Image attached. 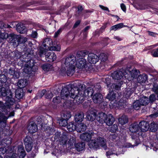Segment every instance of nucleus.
Returning <instances> with one entry per match:
<instances>
[{
	"mask_svg": "<svg viewBox=\"0 0 158 158\" xmlns=\"http://www.w3.org/2000/svg\"><path fill=\"white\" fill-rule=\"evenodd\" d=\"M134 88H127L126 89L124 93V94L127 98H128L131 96V94L134 92Z\"/></svg>",
	"mask_w": 158,
	"mask_h": 158,
	"instance_id": "4c0bfd02",
	"label": "nucleus"
},
{
	"mask_svg": "<svg viewBox=\"0 0 158 158\" xmlns=\"http://www.w3.org/2000/svg\"><path fill=\"white\" fill-rule=\"evenodd\" d=\"M114 121V117L111 114H109L106 115L104 123H105L107 125L110 126L112 124Z\"/></svg>",
	"mask_w": 158,
	"mask_h": 158,
	"instance_id": "aec40b11",
	"label": "nucleus"
},
{
	"mask_svg": "<svg viewBox=\"0 0 158 158\" xmlns=\"http://www.w3.org/2000/svg\"><path fill=\"white\" fill-rule=\"evenodd\" d=\"M7 90H10L8 88H6L5 87H2L0 88V96L5 97L6 95Z\"/></svg>",
	"mask_w": 158,
	"mask_h": 158,
	"instance_id": "c03bdc74",
	"label": "nucleus"
},
{
	"mask_svg": "<svg viewBox=\"0 0 158 158\" xmlns=\"http://www.w3.org/2000/svg\"><path fill=\"white\" fill-rule=\"evenodd\" d=\"M94 133L91 131H89V132H85L81 134L80 135V138L82 140L86 141H89L92 138H94L93 137Z\"/></svg>",
	"mask_w": 158,
	"mask_h": 158,
	"instance_id": "1a4fd4ad",
	"label": "nucleus"
},
{
	"mask_svg": "<svg viewBox=\"0 0 158 158\" xmlns=\"http://www.w3.org/2000/svg\"><path fill=\"white\" fill-rule=\"evenodd\" d=\"M156 99V96L154 94L151 95L149 97V101L152 103L155 101Z\"/></svg>",
	"mask_w": 158,
	"mask_h": 158,
	"instance_id": "338daca9",
	"label": "nucleus"
},
{
	"mask_svg": "<svg viewBox=\"0 0 158 158\" xmlns=\"http://www.w3.org/2000/svg\"><path fill=\"white\" fill-rule=\"evenodd\" d=\"M110 139L112 141L115 142L119 139V137L117 134H114L110 136Z\"/></svg>",
	"mask_w": 158,
	"mask_h": 158,
	"instance_id": "13d9d810",
	"label": "nucleus"
},
{
	"mask_svg": "<svg viewBox=\"0 0 158 158\" xmlns=\"http://www.w3.org/2000/svg\"><path fill=\"white\" fill-rule=\"evenodd\" d=\"M75 139L74 137H72L69 140L68 143V145H69V146H73V144L75 143Z\"/></svg>",
	"mask_w": 158,
	"mask_h": 158,
	"instance_id": "0e129e2a",
	"label": "nucleus"
},
{
	"mask_svg": "<svg viewBox=\"0 0 158 158\" xmlns=\"http://www.w3.org/2000/svg\"><path fill=\"white\" fill-rule=\"evenodd\" d=\"M71 115L69 111H64L61 115L62 118L68 120L71 117Z\"/></svg>",
	"mask_w": 158,
	"mask_h": 158,
	"instance_id": "a19ab883",
	"label": "nucleus"
},
{
	"mask_svg": "<svg viewBox=\"0 0 158 158\" xmlns=\"http://www.w3.org/2000/svg\"><path fill=\"white\" fill-rule=\"evenodd\" d=\"M107 114L103 112L99 113L96 118L97 121L101 124H103L104 122Z\"/></svg>",
	"mask_w": 158,
	"mask_h": 158,
	"instance_id": "393cba45",
	"label": "nucleus"
},
{
	"mask_svg": "<svg viewBox=\"0 0 158 158\" xmlns=\"http://www.w3.org/2000/svg\"><path fill=\"white\" fill-rule=\"evenodd\" d=\"M27 85V83L26 81L23 79L19 80L18 83V85L19 88V89H22L24 88Z\"/></svg>",
	"mask_w": 158,
	"mask_h": 158,
	"instance_id": "79ce46f5",
	"label": "nucleus"
},
{
	"mask_svg": "<svg viewBox=\"0 0 158 158\" xmlns=\"http://www.w3.org/2000/svg\"><path fill=\"white\" fill-rule=\"evenodd\" d=\"M87 54V52L81 51L77 52V56L78 57L81 58H83Z\"/></svg>",
	"mask_w": 158,
	"mask_h": 158,
	"instance_id": "09e8293b",
	"label": "nucleus"
},
{
	"mask_svg": "<svg viewBox=\"0 0 158 158\" xmlns=\"http://www.w3.org/2000/svg\"><path fill=\"white\" fill-rule=\"evenodd\" d=\"M60 49V46L58 45H56L55 46H52L50 48H49V50H54L59 51Z\"/></svg>",
	"mask_w": 158,
	"mask_h": 158,
	"instance_id": "680f3d73",
	"label": "nucleus"
},
{
	"mask_svg": "<svg viewBox=\"0 0 158 158\" xmlns=\"http://www.w3.org/2000/svg\"><path fill=\"white\" fill-rule=\"evenodd\" d=\"M75 90L72 88L71 85H68L62 88L61 92V98L62 99L66 100L68 97L70 96L75 92Z\"/></svg>",
	"mask_w": 158,
	"mask_h": 158,
	"instance_id": "20e7f679",
	"label": "nucleus"
},
{
	"mask_svg": "<svg viewBox=\"0 0 158 158\" xmlns=\"http://www.w3.org/2000/svg\"><path fill=\"white\" fill-rule=\"evenodd\" d=\"M52 45L53 42L52 40L49 38L45 39L42 44V46L45 48L46 49H49Z\"/></svg>",
	"mask_w": 158,
	"mask_h": 158,
	"instance_id": "412c9836",
	"label": "nucleus"
},
{
	"mask_svg": "<svg viewBox=\"0 0 158 158\" xmlns=\"http://www.w3.org/2000/svg\"><path fill=\"white\" fill-rule=\"evenodd\" d=\"M7 78L6 76L3 74L0 75V81L6 88H9V83L7 82Z\"/></svg>",
	"mask_w": 158,
	"mask_h": 158,
	"instance_id": "c85d7f7f",
	"label": "nucleus"
},
{
	"mask_svg": "<svg viewBox=\"0 0 158 158\" xmlns=\"http://www.w3.org/2000/svg\"><path fill=\"white\" fill-rule=\"evenodd\" d=\"M19 35H15L14 33L9 34V41L10 43L13 44L14 46H17L19 44Z\"/></svg>",
	"mask_w": 158,
	"mask_h": 158,
	"instance_id": "6e6552de",
	"label": "nucleus"
},
{
	"mask_svg": "<svg viewBox=\"0 0 158 158\" xmlns=\"http://www.w3.org/2000/svg\"><path fill=\"white\" fill-rule=\"evenodd\" d=\"M27 128L29 132L31 134L35 132L38 129L37 126L34 123L30 124Z\"/></svg>",
	"mask_w": 158,
	"mask_h": 158,
	"instance_id": "a878e982",
	"label": "nucleus"
},
{
	"mask_svg": "<svg viewBox=\"0 0 158 158\" xmlns=\"http://www.w3.org/2000/svg\"><path fill=\"white\" fill-rule=\"evenodd\" d=\"M89 146L91 149L94 150L99 148L98 144L95 139L91 140L89 143Z\"/></svg>",
	"mask_w": 158,
	"mask_h": 158,
	"instance_id": "cd10ccee",
	"label": "nucleus"
},
{
	"mask_svg": "<svg viewBox=\"0 0 158 158\" xmlns=\"http://www.w3.org/2000/svg\"><path fill=\"white\" fill-rule=\"evenodd\" d=\"M118 121L119 123L123 125L128 122V118L126 115H123L118 118Z\"/></svg>",
	"mask_w": 158,
	"mask_h": 158,
	"instance_id": "72a5a7b5",
	"label": "nucleus"
},
{
	"mask_svg": "<svg viewBox=\"0 0 158 158\" xmlns=\"http://www.w3.org/2000/svg\"><path fill=\"white\" fill-rule=\"evenodd\" d=\"M123 82L121 81L117 83H113L110 85L109 89L110 92H113L114 90H119L121 88V86L122 85Z\"/></svg>",
	"mask_w": 158,
	"mask_h": 158,
	"instance_id": "6ab92c4d",
	"label": "nucleus"
},
{
	"mask_svg": "<svg viewBox=\"0 0 158 158\" xmlns=\"http://www.w3.org/2000/svg\"><path fill=\"white\" fill-rule=\"evenodd\" d=\"M33 58H31L28 62H26L25 67L24 68V72L27 73H30L31 71L35 72L38 69V66L39 65V63L37 62L38 60H36Z\"/></svg>",
	"mask_w": 158,
	"mask_h": 158,
	"instance_id": "7ed1b4c3",
	"label": "nucleus"
},
{
	"mask_svg": "<svg viewBox=\"0 0 158 158\" xmlns=\"http://www.w3.org/2000/svg\"><path fill=\"white\" fill-rule=\"evenodd\" d=\"M46 49L42 47H41L40 49V51L39 53V54L40 57L43 56L44 55H46Z\"/></svg>",
	"mask_w": 158,
	"mask_h": 158,
	"instance_id": "bf43d9fd",
	"label": "nucleus"
},
{
	"mask_svg": "<svg viewBox=\"0 0 158 158\" xmlns=\"http://www.w3.org/2000/svg\"><path fill=\"white\" fill-rule=\"evenodd\" d=\"M118 124H114L111 126L110 131L111 132H115L117 131L118 129Z\"/></svg>",
	"mask_w": 158,
	"mask_h": 158,
	"instance_id": "4d7b16f0",
	"label": "nucleus"
},
{
	"mask_svg": "<svg viewBox=\"0 0 158 158\" xmlns=\"http://www.w3.org/2000/svg\"><path fill=\"white\" fill-rule=\"evenodd\" d=\"M47 91L43 89L40 92H39L37 96L38 98H41L44 95V94L46 93Z\"/></svg>",
	"mask_w": 158,
	"mask_h": 158,
	"instance_id": "e2e57ef3",
	"label": "nucleus"
},
{
	"mask_svg": "<svg viewBox=\"0 0 158 158\" xmlns=\"http://www.w3.org/2000/svg\"><path fill=\"white\" fill-rule=\"evenodd\" d=\"M123 27V23H120L112 26L110 28V30L116 31L118 29L121 28Z\"/></svg>",
	"mask_w": 158,
	"mask_h": 158,
	"instance_id": "a18cd8bd",
	"label": "nucleus"
},
{
	"mask_svg": "<svg viewBox=\"0 0 158 158\" xmlns=\"http://www.w3.org/2000/svg\"><path fill=\"white\" fill-rule=\"evenodd\" d=\"M75 91L73 94H73L71 95V98H74L77 104L82 103L84 101L85 94H83L81 91H79L77 90H75Z\"/></svg>",
	"mask_w": 158,
	"mask_h": 158,
	"instance_id": "39448f33",
	"label": "nucleus"
},
{
	"mask_svg": "<svg viewBox=\"0 0 158 158\" xmlns=\"http://www.w3.org/2000/svg\"><path fill=\"white\" fill-rule=\"evenodd\" d=\"M16 27L17 30L20 33L25 29V27L24 26V25L22 23H19L18 24Z\"/></svg>",
	"mask_w": 158,
	"mask_h": 158,
	"instance_id": "49530a36",
	"label": "nucleus"
},
{
	"mask_svg": "<svg viewBox=\"0 0 158 158\" xmlns=\"http://www.w3.org/2000/svg\"><path fill=\"white\" fill-rule=\"evenodd\" d=\"M99 60L98 56L94 53H90L88 55V60L91 64H95Z\"/></svg>",
	"mask_w": 158,
	"mask_h": 158,
	"instance_id": "4468645a",
	"label": "nucleus"
},
{
	"mask_svg": "<svg viewBox=\"0 0 158 158\" xmlns=\"http://www.w3.org/2000/svg\"><path fill=\"white\" fill-rule=\"evenodd\" d=\"M138 100L141 106H146L149 102V98L146 97H143Z\"/></svg>",
	"mask_w": 158,
	"mask_h": 158,
	"instance_id": "f704fd0d",
	"label": "nucleus"
},
{
	"mask_svg": "<svg viewBox=\"0 0 158 158\" xmlns=\"http://www.w3.org/2000/svg\"><path fill=\"white\" fill-rule=\"evenodd\" d=\"M141 106L140 102L138 100L134 102L133 104V108L136 110H139Z\"/></svg>",
	"mask_w": 158,
	"mask_h": 158,
	"instance_id": "de8ad7c7",
	"label": "nucleus"
},
{
	"mask_svg": "<svg viewBox=\"0 0 158 158\" xmlns=\"http://www.w3.org/2000/svg\"><path fill=\"white\" fill-rule=\"evenodd\" d=\"M45 96L46 98L50 99L52 97L53 94L50 91L47 92L46 94L45 95Z\"/></svg>",
	"mask_w": 158,
	"mask_h": 158,
	"instance_id": "69168bd1",
	"label": "nucleus"
},
{
	"mask_svg": "<svg viewBox=\"0 0 158 158\" xmlns=\"http://www.w3.org/2000/svg\"><path fill=\"white\" fill-rule=\"evenodd\" d=\"M125 77L127 79L130 77L135 78L138 75V72L136 69L130 70V68H127L124 69Z\"/></svg>",
	"mask_w": 158,
	"mask_h": 158,
	"instance_id": "0eeeda50",
	"label": "nucleus"
},
{
	"mask_svg": "<svg viewBox=\"0 0 158 158\" xmlns=\"http://www.w3.org/2000/svg\"><path fill=\"white\" fill-rule=\"evenodd\" d=\"M79 89H77V90L78 91V89H81V90H80L79 91H81L83 92V93L84 94H85V95H88L89 91L88 90L85 89V86L84 84H80L79 85Z\"/></svg>",
	"mask_w": 158,
	"mask_h": 158,
	"instance_id": "37998d69",
	"label": "nucleus"
},
{
	"mask_svg": "<svg viewBox=\"0 0 158 158\" xmlns=\"http://www.w3.org/2000/svg\"><path fill=\"white\" fill-rule=\"evenodd\" d=\"M130 131L131 133L130 135L131 138L133 140L135 146H137L140 143L139 139V133L140 129L139 124L136 123H134L130 125L129 127Z\"/></svg>",
	"mask_w": 158,
	"mask_h": 158,
	"instance_id": "f257e3e1",
	"label": "nucleus"
},
{
	"mask_svg": "<svg viewBox=\"0 0 158 158\" xmlns=\"http://www.w3.org/2000/svg\"><path fill=\"white\" fill-rule=\"evenodd\" d=\"M38 4L39 5H44V3H43V2H41V1L39 0L38 1H33L31 3H28L26 4L24 6L23 8H25L26 6H28L31 4Z\"/></svg>",
	"mask_w": 158,
	"mask_h": 158,
	"instance_id": "5fc2aeb1",
	"label": "nucleus"
},
{
	"mask_svg": "<svg viewBox=\"0 0 158 158\" xmlns=\"http://www.w3.org/2000/svg\"><path fill=\"white\" fill-rule=\"evenodd\" d=\"M150 130L153 132L156 131L158 129V125L154 122H152L149 124Z\"/></svg>",
	"mask_w": 158,
	"mask_h": 158,
	"instance_id": "c9c22d12",
	"label": "nucleus"
},
{
	"mask_svg": "<svg viewBox=\"0 0 158 158\" xmlns=\"http://www.w3.org/2000/svg\"><path fill=\"white\" fill-rule=\"evenodd\" d=\"M84 114L82 112H80L77 113L74 117V120L76 122L81 123L83 121L84 118Z\"/></svg>",
	"mask_w": 158,
	"mask_h": 158,
	"instance_id": "b1692460",
	"label": "nucleus"
},
{
	"mask_svg": "<svg viewBox=\"0 0 158 158\" xmlns=\"http://www.w3.org/2000/svg\"><path fill=\"white\" fill-rule=\"evenodd\" d=\"M34 57V55H33V51H28L25 52L24 54L20 56L19 55V57H20L21 60L23 63H26L28 62L29 60H30L31 58H33Z\"/></svg>",
	"mask_w": 158,
	"mask_h": 158,
	"instance_id": "423d86ee",
	"label": "nucleus"
},
{
	"mask_svg": "<svg viewBox=\"0 0 158 158\" xmlns=\"http://www.w3.org/2000/svg\"><path fill=\"white\" fill-rule=\"evenodd\" d=\"M9 34H8L6 33H2L0 31V38L2 39H6L7 38H9Z\"/></svg>",
	"mask_w": 158,
	"mask_h": 158,
	"instance_id": "6e6d98bb",
	"label": "nucleus"
},
{
	"mask_svg": "<svg viewBox=\"0 0 158 158\" xmlns=\"http://www.w3.org/2000/svg\"><path fill=\"white\" fill-rule=\"evenodd\" d=\"M97 113L94 110H89L87 112V118L89 121L92 122L96 118Z\"/></svg>",
	"mask_w": 158,
	"mask_h": 158,
	"instance_id": "f3484780",
	"label": "nucleus"
},
{
	"mask_svg": "<svg viewBox=\"0 0 158 158\" xmlns=\"http://www.w3.org/2000/svg\"><path fill=\"white\" fill-rule=\"evenodd\" d=\"M106 97V98L110 101H113L116 99V94L114 93L113 92H110Z\"/></svg>",
	"mask_w": 158,
	"mask_h": 158,
	"instance_id": "58836bf2",
	"label": "nucleus"
},
{
	"mask_svg": "<svg viewBox=\"0 0 158 158\" xmlns=\"http://www.w3.org/2000/svg\"><path fill=\"white\" fill-rule=\"evenodd\" d=\"M97 141L98 144L99 148L100 145L105 150H106L107 146L106 145V140L103 138L98 137L96 139Z\"/></svg>",
	"mask_w": 158,
	"mask_h": 158,
	"instance_id": "5701e85b",
	"label": "nucleus"
},
{
	"mask_svg": "<svg viewBox=\"0 0 158 158\" xmlns=\"http://www.w3.org/2000/svg\"><path fill=\"white\" fill-rule=\"evenodd\" d=\"M46 60L49 62L54 61L56 58V56L54 52H48L45 55Z\"/></svg>",
	"mask_w": 158,
	"mask_h": 158,
	"instance_id": "2eb2a0df",
	"label": "nucleus"
},
{
	"mask_svg": "<svg viewBox=\"0 0 158 158\" xmlns=\"http://www.w3.org/2000/svg\"><path fill=\"white\" fill-rule=\"evenodd\" d=\"M5 97H6L4 100L5 102L4 104L6 110L5 114L7 115L10 112L11 106L15 103V100L13 97V94L12 93L10 90H7L6 95Z\"/></svg>",
	"mask_w": 158,
	"mask_h": 158,
	"instance_id": "f03ea898",
	"label": "nucleus"
},
{
	"mask_svg": "<svg viewBox=\"0 0 158 158\" xmlns=\"http://www.w3.org/2000/svg\"><path fill=\"white\" fill-rule=\"evenodd\" d=\"M8 73L11 75H12L15 78H18L19 77V73L15 71L13 68H10L9 69Z\"/></svg>",
	"mask_w": 158,
	"mask_h": 158,
	"instance_id": "2f4dec72",
	"label": "nucleus"
},
{
	"mask_svg": "<svg viewBox=\"0 0 158 158\" xmlns=\"http://www.w3.org/2000/svg\"><path fill=\"white\" fill-rule=\"evenodd\" d=\"M76 60V57L73 55H70L65 59V64L66 67L69 66H74V65Z\"/></svg>",
	"mask_w": 158,
	"mask_h": 158,
	"instance_id": "9b49d317",
	"label": "nucleus"
},
{
	"mask_svg": "<svg viewBox=\"0 0 158 158\" xmlns=\"http://www.w3.org/2000/svg\"><path fill=\"white\" fill-rule=\"evenodd\" d=\"M68 139L67 137L66 136H64L61 138L60 142V143L63 145L66 143Z\"/></svg>",
	"mask_w": 158,
	"mask_h": 158,
	"instance_id": "052dcab7",
	"label": "nucleus"
},
{
	"mask_svg": "<svg viewBox=\"0 0 158 158\" xmlns=\"http://www.w3.org/2000/svg\"><path fill=\"white\" fill-rule=\"evenodd\" d=\"M75 66H71L66 67L65 69L67 70L66 74L68 76H71L75 72Z\"/></svg>",
	"mask_w": 158,
	"mask_h": 158,
	"instance_id": "bb28decb",
	"label": "nucleus"
},
{
	"mask_svg": "<svg viewBox=\"0 0 158 158\" xmlns=\"http://www.w3.org/2000/svg\"><path fill=\"white\" fill-rule=\"evenodd\" d=\"M124 69H122L120 70L114 71L112 74V78L115 80L121 79L124 75Z\"/></svg>",
	"mask_w": 158,
	"mask_h": 158,
	"instance_id": "f8f14e48",
	"label": "nucleus"
},
{
	"mask_svg": "<svg viewBox=\"0 0 158 158\" xmlns=\"http://www.w3.org/2000/svg\"><path fill=\"white\" fill-rule=\"evenodd\" d=\"M67 121L62 118L61 119L59 120L58 123L60 126L62 127H65L68 124Z\"/></svg>",
	"mask_w": 158,
	"mask_h": 158,
	"instance_id": "8fccbe9b",
	"label": "nucleus"
},
{
	"mask_svg": "<svg viewBox=\"0 0 158 158\" xmlns=\"http://www.w3.org/2000/svg\"><path fill=\"white\" fill-rule=\"evenodd\" d=\"M92 99L93 102L95 103H100L103 101L102 95L99 93H96L93 96Z\"/></svg>",
	"mask_w": 158,
	"mask_h": 158,
	"instance_id": "dca6fc26",
	"label": "nucleus"
},
{
	"mask_svg": "<svg viewBox=\"0 0 158 158\" xmlns=\"http://www.w3.org/2000/svg\"><path fill=\"white\" fill-rule=\"evenodd\" d=\"M85 143L84 142L78 143L75 145V148L78 151H82L85 148Z\"/></svg>",
	"mask_w": 158,
	"mask_h": 158,
	"instance_id": "7c9ffc66",
	"label": "nucleus"
},
{
	"mask_svg": "<svg viewBox=\"0 0 158 158\" xmlns=\"http://www.w3.org/2000/svg\"><path fill=\"white\" fill-rule=\"evenodd\" d=\"M52 67V66L49 64H45L42 66V68L45 71H49Z\"/></svg>",
	"mask_w": 158,
	"mask_h": 158,
	"instance_id": "864d4df0",
	"label": "nucleus"
},
{
	"mask_svg": "<svg viewBox=\"0 0 158 158\" xmlns=\"http://www.w3.org/2000/svg\"><path fill=\"white\" fill-rule=\"evenodd\" d=\"M8 118L4 114L0 112V127L3 129L6 125V120Z\"/></svg>",
	"mask_w": 158,
	"mask_h": 158,
	"instance_id": "a211bd4d",
	"label": "nucleus"
},
{
	"mask_svg": "<svg viewBox=\"0 0 158 158\" xmlns=\"http://www.w3.org/2000/svg\"><path fill=\"white\" fill-rule=\"evenodd\" d=\"M36 122H37V123L38 124H41V129L43 130H44V131H45L46 130H47V128H44L43 127V125L42 123L43 122V119L42 118L40 117H38L36 119Z\"/></svg>",
	"mask_w": 158,
	"mask_h": 158,
	"instance_id": "3c124183",
	"label": "nucleus"
},
{
	"mask_svg": "<svg viewBox=\"0 0 158 158\" xmlns=\"http://www.w3.org/2000/svg\"><path fill=\"white\" fill-rule=\"evenodd\" d=\"M140 130L143 132L147 131L149 128V123L148 121H142L139 123Z\"/></svg>",
	"mask_w": 158,
	"mask_h": 158,
	"instance_id": "ddd939ff",
	"label": "nucleus"
},
{
	"mask_svg": "<svg viewBox=\"0 0 158 158\" xmlns=\"http://www.w3.org/2000/svg\"><path fill=\"white\" fill-rule=\"evenodd\" d=\"M67 129L69 131H72L76 130V126L74 125L73 123L70 122L67 125Z\"/></svg>",
	"mask_w": 158,
	"mask_h": 158,
	"instance_id": "ea45409f",
	"label": "nucleus"
},
{
	"mask_svg": "<svg viewBox=\"0 0 158 158\" xmlns=\"http://www.w3.org/2000/svg\"><path fill=\"white\" fill-rule=\"evenodd\" d=\"M99 60L101 61H105L107 59V55L104 53H101L99 56Z\"/></svg>",
	"mask_w": 158,
	"mask_h": 158,
	"instance_id": "603ef678",
	"label": "nucleus"
},
{
	"mask_svg": "<svg viewBox=\"0 0 158 158\" xmlns=\"http://www.w3.org/2000/svg\"><path fill=\"white\" fill-rule=\"evenodd\" d=\"M86 125L84 123H81L76 127V130L77 132H81L85 131L86 129Z\"/></svg>",
	"mask_w": 158,
	"mask_h": 158,
	"instance_id": "473e14b6",
	"label": "nucleus"
},
{
	"mask_svg": "<svg viewBox=\"0 0 158 158\" xmlns=\"http://www.w3.org/2000/svg\"><path fill=\"white\" fill-rule=\"evenodd\" d=\"M76 66L79 69L85 68L86 65V60L83 58H79L76 61Z\"/></svg>",
	"mask_w": 158,
	"mask_h": 158,
	"instance_id": "4be33fe9",
	"label": "nucleus"
},
{
	"mask_svg": "<svg viewBox=\"0 0 158 158\" xmlns=\"http://www.w3.org/2000/svg\"><path fill=\"white\" fill-rule=\"evenodd\" d=\"M148 77L147 75L143 74L138 76L137 78L138 82L139 83H144L147 80Z\"/></svg>",
	"mask_w": 158,
	"mask_h": 158,
	"instance_id": "c756f323",
	"label": "nucleus"
},
{
	"mask_svg": "<svg viewBox=\"0 0 158 158\" xmlns=\"http://www.w3.org/2000/svg\"><path fill=\"white\" fill-rule=\"evenodd\" d=\"M23 89H17L15 92L16 98L18 99L22 98L23 96Z\"/></svg>",
	"mask_w": 158,
	"mask_h": 158,
	"instance_id": "e433bc0d",
	"label": "nucleus"
},
{
	"mask_svg": "<svg viewBox=\"0 0 158 158\" xmlns=\"http://www.w3.org/2000/svg\"><path fill=\"white\" fill-rule=\"evenodd\" d=\"M153 91L156 93H158V84L154 83L153 87L152 88Z\"/></svg>",
	"mask_w": 158,
	"mask_h": 158,
	"instance_id": "774afa93",
	"label": "nucleus"
},
{
	"mask_svg": "<svg viewBox=\"0 0 158 158\" xmlns=\"http://www.w3.org/2000/svg\"><path fill=\"white\" fill-rule=\"evenodd\" d=\"M32 138L29 136H27L24 140L25 148L27 152L30 151L32 148Z\"/></svg>",
	"mask_w": 158,
	"mask_h": 158,
	"instance_id": "9d476101",
	"label": "nucleus"
}]
</instances>
